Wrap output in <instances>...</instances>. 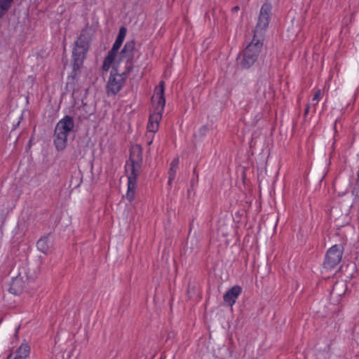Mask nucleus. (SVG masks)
<instances>
[{"instance_id":"ddd939ff","label":"nucleus","mask_w":359,"mask_h":359,"mask_svg":"<svg viewBox=\"0 0 359 359\" xmlns=\"http://www.w3.org/2000/svg\"><path fill=\"white\" fill-rule=\"evenodd\" d=\"M48 237L49 234L42 236L36 243L37 249L43 254H47L50 250V243Z\"/></svg>"},{"instance_id":"4be33fe9","label":"nucleus","mask_w":359,"mask_h":359,"mask_svg":"<svg viewBox=\"0 0 359 359\" xmlns=\"http://www.w3.org/2000/svg\"><path fill=\"white\" fill-rule=\"evenodd\" d=\"M320 94H321L320 90H318L315 93V94L313 95V100H317L318 101L319 100V98H320Z\"/></svg>"},{"instance_id":"7ed1b4c3","label":"nucleus","mask_w":359,"mask_h":359,"mask_svg":"<svg viewBox=\"0 0 359 359\" xmlns=\"http://www.w3.org/2000/svg\"><path fill=\"white\" fill-rule=\"evenodd\" d=\"M74 128V119L72 116L66 115L60 119L55 126L53 135V143L55 149L63 151L67 144V136Z\"/></svg>"},{"instance_id":"5701e85b","label":"nucleus","mask_w":359,"mask_h":359,"mask_svg":"<svg viewBox=\"0 0 359 359\" xmlns=\"http://www.w3.org/2000/svg\"><path fill=\"white\" fill-rule=\"evenodd\" d=\"M355 267L359 271V253L357 255L355 258V262L354 263Z\"/></svg>"},{"instance_id":"f8f14e48","label":"nucleus","mask_w":359,"mask_h":359,"mask_svg":"<svg viewBox=\"0 0 359 359\" xmlns=\"http://www.w3.org/2000/svg\"><path fill=\"white\" fill-rule=\"evenodd\" d=\"M30 353V347L27 344H22L13 353H10L6 359H27Z\"/></svg>"},{"instance_id":"0eeeda50","label":"nucleus","mask_w":359,"mask_h":359,"mask_svg":"<svg viewBox=\"0 0 359 359\" xmlns=\"http://www.w3.org/2000/svg\"><path fill=\"white\" fill-rule=\"evenodd\" d=\"M271 4L270 3H264L260 9L258 22L254 31V36L258 39L259 36H262L263 32L266 29L271 15Z\"/></svg>"},{"instance_id":"6e6552de","label":"nucleus","mask_w":359,"mask_h":359,"mask_svg":"<svg viewBox=\"0 0 359 359\" xmlns=\"http://www.w3.org/2000/svg\"><path fill=\"white\" fill-rule=\"evenodd\" d=\"M344 250L341 244H335L330 248L325 257L323 267L327 269H334L341 262Z\"/></svg>"},{"instance_id":"9b49d317","label":"nucleus","mask_w":359,"mask_h":359,"mask_svg":"<svg viewBox=\"0 0 359 359\" xmlns=\"http://www.w3.org/2000/svg\"><path fill=\"white\" fill-rule=\"evenodd\" d=\"M25 283L22 277L18 276L12 278L8 289V292L14 295H20L24 290Z\"/></svg>"},{"instance_id":"f3484780","label":"nucleus","mask_w":359,"mask_h":359,"mask_svg":"<svg viewBox=\"0 0 359 359\" xmlns=\"http://www.w3.org/2000/svg\"><path fill=\"white\" fill-rule=\"evenodd\" d=\"M268 83V76L265 74V72L263 74H261L259 78L257 79L256 87H257V92L262 90V87H265L266 85Z\"/></svg>"},{"instance_id":"aec40b11","label":"nucleus","mask_w":359,"mask_h":359,"mask_svg":"<svg viewBox=\"0 0 359 359\" xmlns=\"http://www.w3.org/2000/svg\"><path fill=\"white\" fill-rule=\"evenodd\" d=\"M208 130H209V128L207 126H203L199 129V134L201 136H204L207 134Z\"/></svg>"},{"instance_id":"423d86ee","label":"nucleus","mask_w":359,"mask_h":359,"mask_svg":"<svg viewBox=\"0 0 359 359\" xmlns=\"http://www.w3.org/2000/svg\"><path fill=\"white\" fill-rule=\"evenodd\" d=\"M128 74L126 73V70L120 74L116 68L114 67L111 69L106 85V93L108 96L116 95L122 89Z\"/></svg>"},{"instance_id":"b1692460","label":"nucleus","mask_w":359,"mask_h":359,"mask_svg":"<svg viewBox=\"0 0 359 359\" xmlns=\"http://www.w3.org/2000/svg\"><path fill=\"white\" fill-rule=\"evenodd\" d=\"M309 105L307 104L306 107L304 110V116H306L309 114Z\"/></svg>"},{"instance_id":"393cba45","label":"nucleus","mask_w":359,"mask_h":359,"mask_svg":"<svg viewBox=\"0 0 359 359\" xmlns=\"http://www.w3.org/2000/svg\"><path fill=\"white\" fill-rule=\"evenodd\" d=\"M239 10V6H236L232 8L233 11H237Z\"/></svg>"},{"instance_id":"4468645a","label":"nucleus","mask_w":359,"mask_h":359,"mask_svg":"<svg viewBox=\"0 0 359 359\" xmlns=\"http://www.w3.org/2000/svg\"><path fill=\"white\" fill-rule=\"evenodd\" d=\"M118 51L111 48L107 53V55L104 57L102 65V69L104 71H108L114 62Z\"/></svg>"},{"instance_id":"1a4fd4ad","label":"nucleus","mask_w":359,"mask_h":359,"mask_svg":"<svg viewBox=\"0 0 359 359\" xmlns=\"http://www.w3.org/2000/svg\"><path fill=\"white\" fill-rule=\"evenodd\" d=\"M135 43V39L128 41L120 52V60H126V73H130L133 69Z\"/></svg>"},{"instance_id":"f03ea898","label":"nucleus","mask_w":359,"mask_h":359,"mask_svg":"<svg viewBox=\"0 0 359 359\" xmlns=\"http://www.w3.org/2000/svg\"><path fill=\"white\" fill-rule=\"evenodd\" d=\"M90 36L88 28L83 29L79 36L74 43L72 53V71L70 77L76 79L81 74V69L83 65V61L86 58V54L89 50Z\"/></svg>"},{"instance_id":"f257e3e1","label":"nucleus","mask_w":359,"mask_h":359,"mask_svg":"<svg viewBox=\"0 0 359 359\" xmlns=\"http://www.w3.org/2000/svg\"><path fill=\"white\" fill-rule=\"evenodd\" d=\"M143 149L140 144L132 146L130 150L129 159L126 162V172H128V191L126 198L133 201L135 198L137 178L142 172L143 161Z\"/></svg>"},{"instance_id":"2eb2a0df","label":"nucleus","mask_w":359,"mask_h":359,"mask_svg":"<svg viewBox=\"0 0 359 359\" xmlns=\"http://www.w3.org/2000/svg\"><path fill=\"white\" fill-rule=\"evenodd\" d=\"M179 165V158H174L172 162L170 163V168L168 171V184L171 185L172 183V181L174 180L176 172H177V168Z\"/></svg>"},{"instance_id":"39448f33","label":"nucleus","mask_w":359,"mask_h":359,"mask_svg":"<svg viewBox=\"0 0 359 359\" xmlns=\"http://www.w3.org/2000/svg\"><path fill=\"white\" fill-rule=\"evenodd\" d=\"M165 82L161 81L159 84L154 89V94L151 101L154 104V111L149 116V122L156 123L159 125L165 104Z\"/></svg>"},{"instance_id":"20e7f679","label":"nucleus","mask_w":359,"mask_h":359,"mask_svg":"<svg viewBox=\"0 0 359 359\" xmlns=\"http://www.w3.org/2000/svg\"><path fill=\"white\" fill-rule=\"evenodd\" d=\"M262 46L263 43L260 39L253 37L252 41L238 57L242 68L249 69L255 64L258 59Z\"/></svg>"},{"instance_id":"9d476101","label":"nucleus","mask_w":359,"mask_h":359,"mask_svg":"<svg viewBox=\"0 0 359 359\" xmlns=\"http://www.w3.org/2000/svg\"><path fill=\"white\" fill-rule=\"evenodd\" d=\"M242 292V287L239 285H235L230 288L224 294L223 299L224 303L230 306H232L236 302L238 296Z\"/></svg>"},{"instance_id":"dca6fc26","label":"nucleus","mask_w":359,"mask_h":359,"mask_svg":"<svg viewBox=\"0 0 359 359\" xmlns=\"http://www.w3.org/2000/svg\"><path fill=\"white\" fill-rule=\"evenodd\" d=\"M13 0H0V19L11 8Z\"/></svg>"},{"instance_id":"a211bd4d","label":"nucleus","mask_w":359,"mask_h":359,"mask_svg":"<svg viewBox=\"0 0 359 359\" xmlns=\"http://www.w3.org/2000/svg\"><path fill=\"white\" fill-rule=\"evenodd\" d=\"M126 33H127L126 27H125L123 26L121 27L119 29V32H118V36H117V37L116 39V41H118V42H121V43H123V40H124V39L126 37Z\"/></svg>"},{"instance_id":"412c9836","label":"nucleus","mask_w":359,"mask_h":359,"mask_svg":"<svg viewBox=\"0 0 359 359\" xmlns=\"http://www.w3.org/2000/svg\"><path fill=\"white\" fill-rule=\"evenodd\" d=\"M121 45H122L121 42L115 41L111 48L118 51L119 50V48H121Z\"/></svg>"},{"instance_id":"6ab92c4d","label":"nucleus","mask_w":359,"mask_h":359,"mask_svg":"<svg viewBox=\"0 0 359 359\" xmlns=\"http://www.w3.org/2000/svg\"><path fill=\"white\" fill-rule=\"evenodd\" d=\"M147 129L150 132L155 133L158 129V124L149 121L148 125H147Z\"/></svg>"}]
</instances>
